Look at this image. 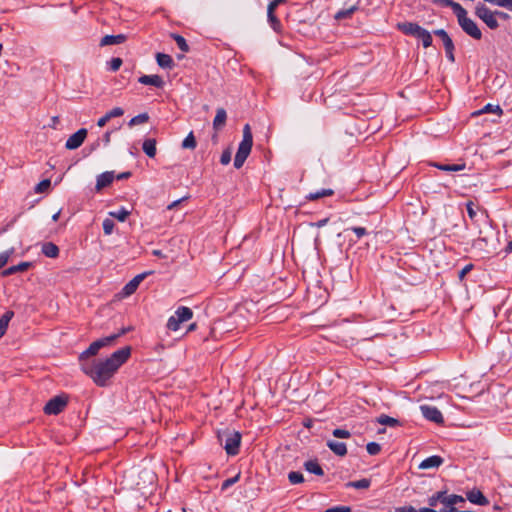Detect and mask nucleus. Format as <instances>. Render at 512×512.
I'll use <instances>...</instances> for the list:
<instances>
[{
    "label": "nucleus",
    "mask_w": 512,
    "mask_h": 512,
    "mask_svg": "<svg viewBox=\"0 0 512 512\" xmlns=\"http://www.w3.org/2000/svg\"><path fill=\"white\" fill-rule=\"evenodd\" d=\"M230 161H231V152L229 150L223 151L221 158H220L221 164L227 165L230 163Z\"/></svg>",
    "instance_id": "6e6d98bb"
},
{
    "label": "nucleus",
    "mask_w": 512,
    "mask_h": 512,
    "mask_svg": "<svg viewBox=\"0 0 512 512\" xmlns=\"http://www.w3.org/2000/svg\"><path fill=\"white\" fill-rule=\"evenodd\" d=\"M126 332L125 329H123L121 332L119 333H116V334H112L110 336H107V337H104V338H101V339H98L96 341H94V343L96 344L98 350L104 348V347H108V346H111L114 344V342L116 341V339H118L121 335H123L124 333Z\"/></svg>",
    "instance_id": "6ab92c4d"
},
{
    "label": "nucleus",
    "mask_w": 512,
    "mask_h": 512,
    "mask_svg": "<svg viewBox=\"0 0 512 512\" xmlns=\"http://www.w3.org/2000/svg\"><path fill=\"white\" fill-rule=\"evenodd\" d=\"M474 13L490 29H497L499 27L498 20L494 18L492 10H490L483 2H478L475 5Z\"/></svg>",
    "instance_id": "1a4fd4ad"
},
{
    "label": "nucleus",
    "mask_w": 512,
    "mask_h": 512,
    "mask_svg": "<svg viewBox=\"0 0 512 512\" xmlns=\"http://www.w3.org/2000/svg\"><path fill=\"white\" fill-rule=\"evenodd\" d=\"M13 316H14L13 311H7L0 318V338H2L4 336V334L6 333L9 322L11 321Z\"/></svg>",
    "instance_id": "cd10ccee"
},
{
    "label": "nucleus",
    "mask_w": 512,
    "mask_h": 512,
    "mask_svg": "<svg viewBox=\"0 0 512 512\" xmlns=\"http://www.w3.org/2000/svg\"><path fill=\"white\" fill-rule=\"evenodd\" d=\"M42 253L49 258H56L59 255V248L52 242H46L42 245Z\"/></svg>",
    "instance_id": "393cba45"
},
{
    "label": "nucleus",
    "mask_w": 512,
    "mask_h": 512,
    "mask_svg": "<svg viewBox=\"0 0 512 512\" xmlns=\"http://www.w3.org/2000/svg\"><path fill=\"white\" fill-rule=\"evenodd\" d=\"M138 288V285L133 282V280H130L123 288L122 293L124 296H130L132 295Z\"/></svg>",
    "instance_id": "37998d69"
},
{
    "label": "nucleus",
    "mask_w": 512,
    "mask_h": 512,
    "mask_svg": "<svg viewBox=\"0 0 512 512\" xmlns=\"http://www.w3.org/2000/svg\"><path fill=\"white\" fill-rule=\"evenodd\" d=\"M145 277H146V273H142V274L136 275L132 280L139 286Z\"/></svg>",
    "instance_id": "69168bd1"
},
{
    "label": "nucleus",
    "mask_w": 512,
    "mask_h": 512,
    "mask_svg": "<svg viewBox=\"0 0 512 512\" xmlns=\"http://www.w3.org/2000/svg\"><path fill=\"white\" fill-rule=\"evenodd\" d=\"M366 449L370 455H377L380 452L381 447L376 442H370L367 444Z\"/></svg>",
    "instance_id": "09e8293b"
},
{
    "label": "nucleus",
    "mask_w": 512,
    "mask_h": 512,
    "mask_svg": "<svg viewBox=\"0 0 512 512\" xmlns=\"http://www.w3.org/2000/svg\"><path fill=\"white\" fill-rule=\"evenodd\" d=\"M371 482L369 479H361V480H357V481H353V482H348L346 484L347 487H353V488H356V489H367L369 488Z\"/></svg>",
    "instance_id": "e433bc0d"
},
{
    "label": "nucleus",
    "mask_w": 512,
    "mask_h": 512,
    "mask_svg": "<svg viewBox=\"0 0 512 512\" xmlns=\"http://www.w3.org/2000/svg\"><path fill=\"white\" fill-rule=\"evenodd\" d=\"M378 423L382 424V425H387V426H396L398 425V420L395 419V418H392L390 416H387V415H381L378 419H377Z\"/></svg>",
    "instance_id": "a19ab883"
},
{
    "label": "nucleus",
    "mask_w": 512,
    "mask_h": 512,
    "mask_svg": "<svg viewBox=\"0 0 512 512\" xmlns=\"http://www.w3.org/2000/svg\"><path fill=\"white\" fill-rule=\"evenodd\" d=\"M494 233L489 224L479 230V236L473 240L471 245L472 253L478 258H485L495 251Z\"/></svg>",
    "instance_id": "f03ea898"
},
{
    "label": "nucleus",
    "mask_w": 512,
    "mask_h": 512,
    "mask_svg": "<svg viewBox=\"0 0 512 512\" xmlns=\"http://www.w3.org/2000/svg\"><path fill=\"white\" fill-rule=\"evenodd\" d=\"M196 145H197V143H196V139L194 137L193 132H190L186 136V138L182 141V144H181L183 149H191V150L195 149Z\"/></svg>",
    "instance_id": "473e14b6"
},
{
    "label": "nucleus",
    "mask_w": 512,
    "mask_h": 512,
    "mask_svg": "<svg viewBox=\"0 0 512 512\" xmlns=\"http://www.w3.org/2000/svg\"><path fill=\"white\" fill-rule=\"evenodd\" d=\"M398 27L403 33H405L407 35H412V36H415V37L421 39L423 46L425 48H428L431 46L432 36H431L430 32L427 31L426 29L422 28L418 24L411 23V22H405V23L399 24Z\"/></svg>",
    "instance_id": "20e7f679"
},
{
    "label": "nucleus",
    "mask_w": 512,
    "mask_h": 512,
    "mask_svg": "<svg viewBox=\"0 0 512 512\" xmlns=\"http://www.w3.org/2000/svg\"><path fill=\"white\" fill-rule=\"evenodd\" d=\"M156 61L161 68L171 69L173 67V59L168 54L157 53Z\"/></svg>",
    "instance_id": "a878e982"
},
{
    "label": "nucleus",
    "mask_w": 512,
    "mask_h": 512,
    "mask_svg": "<svg viewBox=\"0 0 512 512\" xmlns=\"http://www.w3.org/2000/svg\"><path fill=\"white\" fill-rule=\"evenodd\" d=\"M130 355L131 348L126 346L113 352L110 357L106 359L83 362L81 364V370L89 376L97 386L105 387L118 369L129 359Z\"/></svg>",
    "instance_id": "f257e3e1"
},
{
    "label": "nucleus",
    "mask_w": 512,
    "mask_h": 512,
    "mask_svg": "<svg viewBox=\"0 0 512 512\" xmlns=\"http://www.w3.org/2000/svg\"><path fill=\"white\" fill-rule=\"evenodd\" d=\"M67 400L65 398L56 396L48 401L44 407V411L49 415L59 414L66 406Z\"/></svg>",
    "instance_id": "f8f14e48"
},
{
    "label": "nucleus",
    "mask_w": 512,
    "mask_h": 512,
    "mask_svg": "<svg viewBox=\"0 0 512 512\" xmlns=\"http://www.w3.org/2000/svg\"><path fill=\"white\" fill-rule=\"evenodd\" d=\"M437 2L440 3L442 6L452 8L455 15L459 14V12H461L463 9V7L459 3L454 2L452 0H438Z\"/></svg>",
    "instance_id": "72a5a7b5"
},
{
    "label": "nucleus",
    "mask_w": 512,
    "mask_h": 512,
    "mask_svg": "<svg viewBox=\"0 0 512 512\" xmlns=\"http://www.w3.org/2000/svg\"><path fill=\"white\" fill-rule=\"evenodd\" d=\"M434 34L442 39L444 47L449 48L450 44L453 43L452 39L444 29H437L434 31Z\"/></svg>",
    "instance_id": "58836bf2"
},
{
    "label": "nucleus",
    "mask_w": 512,
    "mask_h": 512,
    "mask_svg": "<svg viewBox=\"0 0 512 512\" xmlns=\"http://www.w3.org/2000/svg\"><path fill=\"white\" fill-rule=\"evenodd\" d=\"M98 352H99V350H98L96 344L94 342H92L90 344V346L79 355V361L81 362V364L83 362H88L87 359L91 356L96 355Z\"/></svg>",
    "instance_id": "c756f323"
},
{
    "label": "nucleus",
    "mask_w": 512,
    "mask_h": 512,
    "mask_svg": "<svg viewBox=\"0 0 512 512\" xmlns=\"http://www.w3.org/2000/svg\"><path fill=\"white\" fill-rule=\"evenodd\" d=\"M459 26L462 30L475 40L482 38V32L477 23L468 17L467 11L463 8L459 14L456 15Z\"/></svg>",
    "instance_id": "39448f33"
},
{
    "label": "nucleus",
    "mask_w": 512,
    "mask_h": 512,
    "mask_svg": "<svg viewBox=\"0 0 512 512\" xmlns=\"http://www.w3.org/2000/svg\"><path fill=\"white\" fill-rule=\"evenodd\" d=\"M327 446L338 456H345L347 454V447L343 442L328 440Z\"/></svg>",
    "instance_id": "b1692460"
},
{
    "label": "nucleus",
    "mask_w": 512,
    "mask_h": 512,
    "mask_svg": "<svg viewBox=\"0 0 512 512\" xmlns=\"http://www.w3.org/2000/svg\"><path fill=\"white\" fill-rule=\"evenodd\" d=\"M284 2H285V0H273L269 3V5L267 7L268 22H269L271 28L277 33H280L282 31V24H281L280 20L277 18L276 14H275V10L280 4H282Z\"/></svg>",
    "instance_id": "9d476101"
},
{
    "label": "nucleus",
    "mask_w": 512,
    "mask_h": 512,
    "mask_svg": "<svg viewBox=\"0 0 512 512\" xmlns=\"http://www.w3.org/2000/svg\"><path fill=\"white\" fill-rule=\"evenodd\" d=\"M435 167L446 172H458L465 169V163L461 164H435Z\"/></svg>",
    "instance_id": "7c9ffc66"
},
{
    "label": "nucleus",
    "mask_w": 512,
    "mask_h": 512,
    "mask_svg": "<svg viewBox=\"0 0 512 512\" xmlns=\"http://www.w3.org/2000/svg\"><path fill=\"white\" fill-rule=\"evenodd\" d=\"M487 112H496V113L501 114L502 109L498 105L493 107L491 104H487L481 111L478 112V114L487 113Z\"/></svg>",
    "instance_id": "5fc2aeb1"
},
{
    "label": "nucleus",
    "mask_w": 512,
    "mask_h": 512,
    "mask_svg": "<svg viewBox=\"0 0 512 512\" xmlns=\"http://www.w3.org/2000/svg\"><path fill=\"white\" fill-rule=\"evenodd\" d=\"M472 268V264H468L465 267H463L462 270L459 272V279L462 280L465 277V275L472 270Z\"/></svg>",
    "instance_id": "680f3d73"
},
{
    "label": "nucleus",
    "mask_w": 512,
    "mask_h": 512,
    "mask_svg": "<svg viewBox=\"0 0 512 512\" xmlns=\"http://www.w3.org/2000/svg\"><path fill=\"white\" fill-rule=\"evenodd\" d=\"M219 440L224 442V449L228 455H236L239 452L241 435L237 431H224L218 435Z\"/></svg>",
    "instance_id": "423d86ee"
},
{
    "label": "nucleus",
    "mask_w": 512,
    "mask_h": 512,
    "mask_svg": "<svg viewBox=\"0 0 512 512\" xmlns=\"http://www.w3.org/2000/svg\"><path fill=\"white\" fill-rule=\"evenodd\" d=\"M442 463H443L442 457H440L438 455H433V456H430V457L426 458L425 460H423L419 464V468L423 469V470L431 469V468H438Z\"/></svg>",
    "instance_id": "aec40b11"
},
{
    "label": "nucleus",
    "mask_w": 512,
    "mask_h": 512,
    "mask_svg": "<svg viewBox=\"0 0 512 512\" xmlns=\"http://www.w3.org/2000/svg\"><path fill=\"white\" fill-rule=\"evenodd\" d=\"M111 131H107L105 132L104 136H103V142H104V145L105 146H108L110 144V141H111Z\"/></svg>",
    "instance_id": "338daca9"
},
{
    "label": "nucleus",
    "mask_w": 512,
    "mask_h": 512,
    "mask_svg": "<svg viewBox=\"0 0 512 512\" xmlns=\"http://www.w3.org/2000/svg\"><path fill=\"white\" fill-rule=\"evenodd\" d=\"M114 180V173L111 171L104 172L97 177L95 189L97 192L109 186Z\"/></svg>",
    "instance_id": "2eb2a0df"
},
{
    "label": "nucleus",
    "mask_w": 512,
    "mask_h": 512,
    "mask_svg": "<svg viewBox=\"0 0 512 512\" xmlns=\"http://www.w3.org/2000/svg\"><path fill=\"white\" fill-rule=\"evenodd\" d=\"M148 120H149V115L147 113H142V114H139V115L133 117L129 121L128 125L130 127H133V126H136V125L147 123Z\"/></svg>",
    "instance_id": "c9c22d12"
},
{
    "label": "nucleus",
    "mask_w": 512,
    "mask_h": 512,
    "mask_svg": "<svg viewBox=\"0 0 512 512\" xmlns=\"http://www.w3.org/2000/svg\"><path fill=\"white\" fill-rule=\"evenodd\" d=\"M467 499L477 505H487L489 503L488 499L483 495L480 490L473 489L466 493Z\"/></svg>",
    "instance_id": "dca6fc26"
},
{
    "label": "nucleus",
    "mask_w": 512,
    "mask_h": 512,
    "mask_svg": "<svg viewBox=\"0 0 512 512\" xmlns=\"http://www.w3.org/2000/svg\"><path fill=\"white\" fill-rule=\"evenodd\" d=\"M109 215L113 218H116L117 220L121 221V222H124L127 217L130 215V211H128L127 209L125 208H121L117 211H112V212H109Z\"/></svg>",
    "instance_id": "f704fd0d"
},
{
    "label": "nucleus",
    "mask_w": 512,
    "mask_h": 512,
    "mask_svg": "<svg viewBox=\"0 0 512 512\" xmlns=\"http://www.w3.org/2000/svg\"><path fill=\"white\" fill-rule=\"evenodd\" d=\"M226 120H227V113H226L225 109L217 108L216 115L213 120V128L215 130H221L225 126Z\"/></svg>",
    "instance_id": "4be33fe9"
},
{
    "label": "nucleus",
    "mask_w": 512,
    "mask_h": 512,
    "mask_svg": "<svg viewBox=\"0 0 512 512\" xmlns=\"http://www.w3.org/2000/svg\"><path fill=\"white\" fill-rule=\"evenodd\" d=\"M106 114L108 118L111 120L112 118L123 116L124 110L121 107H115L112 110L108 111Z\"/></svg>",
    "instance_id": "603ef678"
},
{
    "label": "nucleus",
    "mask_w": 512,
    "mask_h": 512,
    "mask_svg": "<svg viewBox=\"0 0 512 512\" xmlns=\"http://www.w3.org/2000/svg\"><path fill=\"white\" fill-rule=\"evenodd\" d=\"M304 468L309 473L315 474L317 476H323L324 471L316 460H309L304 463Z\"/></svg>",
    "instance_id": "bb28decb"
},
{
    "label": "nucleus",
    "mask_w": 512,
    "mask_h": 512,
    "mask_svg": "<svg viewBox=\"0 0 512 512\" xmlns=\"http://www.w3.org/2000/svg\"><path fill=\"white\" fill-rule=\"evenodd\" d=\"M240 479V473H238L236 476L232 477V478H228L226 479L223 483H222V490H226L228 489L230 486H232L233 484H235L236 482H238Z\"/></svg>",
    "instance_id": "3c124183"
},
{
    "label": "nucleus",
    "mask_w": 512,
    "mask_h": 512,
    "mask_svg": "<svg viewBox=\"0 0 512 512\" xmlns=\"http://www.w3.org/2000/svg\"><path fill=\"white\" fill-rule=\"evenodd\" d=\"M390 512H417L413 506L396 507Z\"/></svg>",
    "instance_id": "bf43d9fd"
},
{
    "label": "nucleus",
    "mask_w": 512,
    "mask_h": 512,
    "mask_svg": "<svg viewBox=\"0 0 512 512\" xmlns=\"http://www.w3.org/2000/svg\"><path fill=\"white\" fill-rule=\"evenodd\" d=\"M253 145V136L249 124L243 128V138L239 144L237 153L234 159V167L239 169L243 166L245 160L249 156Z\"/></svg>",
    "instance_id": "7ed1b4c3"
},
{
    "label": "nucleus",
    "mask_w": 512,
    "mask_h": 512,
    "mask_svg": "<svg viewBox=\"0 0 512 512\" xmlns=\"http://www.w3.org/2000/svg\"><path fill=\"white\" fill-rule=\"evenodd\" d=\"M87 137V130L81 128L72 135H70L65 143V148L68 150H75L79 148Z\"/></svg>",
    "instance_id": "9b49d317"
},
{
    "label": "nucleus",
    "mask_w": 512,
    "mask_h": 512,
    "mask_svg": "<svg viewBox=\"0 0 512 512\" xmlns=\"http://www.w3.org/2000/svg\"><path fill=\"white\" fill-rule=\"evenodd\" d=\"M333 436L336 437V438H341V439H347L351 436V433L348 431V430H345V429H334L333 432H332Z\"/></svg>",
    "instance_id": "8fccbe9b"
},
{
    "label": "nucleus",
    "mask_w": 512,
    "mask_h": 512,
    "mask_svg": "<svg viewBox=\"0 0 512 512\" xmlns=\"http://www.w3.org/2000/svg\"><path fill=\"white\" fill-rule=\"evenodd\" d=\"M126 41V36L124 34H118V35H106L102 37L100 40V46H108V45H118L122 44Z\"/></svg>",
    "instance_id": "412c9836"
},
{
    "label": "nucleus",
    "mask_w": 512,
    "mask_h": 512,
    "mask_svg": "<svg viewBox=\"0 0 512 512\" xmlns=\"http://www.w3.org/2000/svg\"><path fill=\"white\" fill-rule=\"evenodd\" d=\"M143 151L144 153L150 157L153 158L156 155V140L155 139H146L143 142Z\"/></svg>",
    "instance_id": "c85d7f7f"
},
{
    "label": "nucleus",
    "mask_w": 512,
    "mask_h": 512,
    "mask_svg": "<svg viewBox=\"0 0 512 512\" xmlns=\"http://www.w3.org/2000/svg\"><path fill=\"white\" fill-rule=\"evenodd\" d=\"M482 1H483V3L487 2L494 6L506 8L509 11H512V0H482Z\"/></svg>",
    "instance_id": "4c0bfd02"
},
{
    "label": "nucleus",
    "mask_w": 512,
    "mask_h": 512,
    "mask_svg": "<svg viewBox=\"0 0 512 512\" xmlns=\"http://www.w3.org/2000/svg\"><path fill=\"white\" fill-rule=\"evenodd\" d=\"M114 222L113 220L106 218L103 221V231L106 235H110L113 232L114 229Z\"/></svg>",
    "instance_id": "de8ad7c7"
},
{
    "label": "nucleus",
    "mask_w": 512,
    "mask_h": 512,
    "mask_svg": "<svg viewBox=\"0 0 512 512\" xmlns=\"http://www.w3.org/2000/svg\"><path fill=\"white\" fill-rule=\"evenodd\" d=\"M171 37L175 40L177 46L179 47V49L181 51H183V52L189 51V46H188L186 40L181 35L172 34Z\"/></svg>",
    "instance_id": "ea45409f"
},
{
    "label": "nucleus",
    "mask_w": 512,
    "mask_h": 512,
    "mask_svg": "<svg viewBox=\"0 0 512 512\" xmlns=\"http://www.w3.org/2000/svg\"><path fill=\"white\" fill-rule=\"evenodd\" d=\"M328 221H329V218H324L322 220H319L318 222L311 223L310 226L320 228V227L325 226L328 223Z\"/></svg>",
    "instance_id": "e2e57ef3"
},
{
    "label": "nucleus",
    "mask_w": 512,
    "mask_h": 512,
    "mask_svg": "<svg viewBox=\"0 0 512 512\" xmlns=\"http://www.w3.org/2000/svg\"><path fill=\"white\" fill-rule=\"evenodd\" d=\"M356 10L355 6H352L351 8L347 10H341L336 14L337 19H343L349 17L354 11Z\"/></svg>",
    "instance_id": "864d4df0"
},
{
    "label": "nucleus",
    "mask_w": 512,
    "mask_h": 512,
    "mask_svg": "<svg viewBox=\"0 0 512 512\" xmlns=\"http://www.w3.org/2000/svg\"><path fill=\"white\" fill-rule=\"evenodd\" d=\"M109 120L110 119L108 118L107 114H105L104 116H102L101 118L98 119L97 125L99 127H104Z\"/></svg>",
    "instance_id": "0e129e2a"
},
{
    "label": "nucleus",
    "mask_w": 512,
    "mask_h": 512,
    "mask_svg": "<svg viewBox=\"0 0 512 512\" xmlns=\"http://www.w3.org/2000/svg\"><path fill=\"white\" fill-rule=\"evenodd\" d=\"M13 253H14L13 248H11L3 253H0V268L4 267L8 263L11 255Z\"/></svg>",
    "instance_id": "a18cd8bd"
},
{
    "label": "nucleus",
    "mask_w": 512,
    "mask_h": 512,
    "mask_svg": "<svg viewBox=\"0 0 512 512\" xmlns=\"http://www.w3.org/2000/svg\"><path fill=\"white\" fill-rule=\"evenodd\" d=\"M288 479H289V482L293 485L300 484L304 481V477H303L302 473L296 472V471L289 472Z\"/></svg>",
    "instance_id": "79ce46f5"
},
{
    "label": "nucleus",
    "mask_w": 512,
    "mask_h": 512,
    "mask_svg": "<svg viewBox=\"0 0 512 512\" xmlns=\"http://www.w3.org/2000/svg\"><path fill=\"white\" fill-rule=\"evenodd\" d=\"M436 512H457V509L455 507H449V506L444 505L443 508L439 509Z\"/></svg>",
    "instance_id": "774afa93"
},
{
    "label": "nucleus",
    "mask_w": 512,
    "mask_h": 512,
    "mask_svg": "<svg viewBox=\"0 0 512 512\" xmlns=\"http://www.w3.org/2000/svg\"><path fill=\"white\" fill-rule=\"evenodd\" d=\"M420 410L422 415L429 421L440 424L443 422L442 413L434 406L430 405H421Z\"/></svg>",
    "instance_id": "ddd939ff"
},
{
    "label": "nucleus",
    "mask_w": 512,
    "mask_h": 512,
    "mask_svg": "<svg viewBox=\"0 0 512 512\" xmlns=\"http://www.w3.org/2000/svg\"><path fill=\"white\" fill-rule=\"evenodd\" d=\"M126 332L125 329H123L121 332L119 333H116V334H112L110 336H107V337H104V338H101V339H98L96 341H94V343L96 344L98 350L104 348V347H108V346H111L114 344V342L116 341V339H118L121 335H123L124 333Z\"/></svg>",
    "instance_id": "a211bd4d"
},
{
    "label": "nucleus",
    "mask_w": 512,
    "mask_h": 512,
    "mask_svg": "<svg viewBox=\"0 0 512 512\" xmlns=\"http://www.w3.org/2000/svg\"><path fill=\"white\" fill-rule=\"evenodd\" d=\"M464 501H465L464 498L460 495H455V494L446 495V493L443 491H439V492L433 494L428 499V503L431 507H435L438 502H441L442 504L449 506V507H454V505H456L458 503H463Z\"/></svg>",
    "instance_id": "6e6552de"
},
{
    "label": "nucleus",
    "mask_w": 512,
    "mask_h": 512,
    "mask_svg": "<svg viewBox=\"0 0 512 512\" xmlns=\"http://www.w3.org/2000/svg\"><path fill=\"white\" fill-rule=\"evenodd\" d=\"M193 317V311L186 307H178L174 315H172L167 321V328L172 331H177L180 325L186 321H189Z\"/></svg>",
    "instance_id": "0eeeda50"
},
{
    "label": "nucleus",
    "mask_w": 512,
    "mask_h": 512,
    "mask_svg": "<svg viewBox=\"0 0 512 512\" xmlns=\"http://www.w3.org/2000/svg\"><path fill=\"white\" fill-rule=\"evenodd\" d=\"M138 81L143 85H151L157 88L164 86V81L159 75H142L139 77Z\"/></svg>",
    "instance_id": "f3484780"
},
{
    "label": "nucleus",
    "mask_w": 512,
    "mask_h": 512,
    "mask_svg": "<svg viewBox=\"0 0 512 512\" xmlns=\"http://www.w3.org/2000/svg\"><path fill=\"white\" fill-rule=\"evenodd\" d=\"M123 61L121 58H118V57H115V58H112L109 62H108V65H109V69L113 72L117 71L120 69L121 65H122Z\"/></svg>",
    "instance_id": "49530a36"
},
{
    "label": "nucleus",
    "mask_w": 512,
    "mask_h": 512,
    "mask_svg": "<svg viewBox=\"0 0 512 512\" xmlns=\"http://www.w3.org/2000/svg\"><path fill=\"white\" fill-rule=\"evenodd\" d=\"M466 208H467V213H468L469 218L475 224H483V225L489 224L488 217H487L486 213L481 212L480 214H478L476 212V210L474 209V203L472 201H470L466 204Z\"/></svg>",
    "instance_id": "4468645a"
},
{
    "label": "nucleus",
    "mask_w": 512,
    "mask_h": 512,
    "mask_svg": "<svg viewBox=\"0 0 512 512\" xmlns=\"http://www.w3.org/2000/svg\"><path fill=\"white\" fill-rule=\"evenodd\" d=\"M32 266L31 262H21L2 271V276L6 277L18 272H24Z\"/></svg>",
    "instance_id": "5701e85b"
},
{
    "label": "nucleus",
    "mask_w": 512,
    "mask_h": 512,
    "mask_svg": "<svg viewBox=\"0 0 512 512\" xmlns=\"http://www.w3.org/2000/svg\"><path fill=\"white\" fill-rule=\"evenodd\" d=\"M50 185H51L50 180L44 179L36 185L35 192L36 193H44L49 189Z\"/></svg>",
    "instance_id": "c03bdc74"
},
{
    "label": "nucleus",
    "mask_w": 512,
    "mask_h": 512,
    "mask_svg": "<svg viewBox=\"0 0 512 512\" xmlns=\"http://www.w3.org/2000/svg\"><path fill=\"white\" fill-rule=\"evenodd\" d=\"M334 194V190L333 189H321L317 192H312V193H309L306 198L310 201H314V200H317L319 198H322V197H328V196H332Z\"/></svg>",
    "instance_id": "2f4dec72"
},
{
    "label": "nucleus",
    "mask_w": 512,
    "mask_h": 512,
    "mask_svg": "<svg viewBox=\"0 0 512 512\" xmlns=\"http://www.w3.org/2000/svg\"><path fill=\"white\" fill-rule=\"evenodd\" d=\"M325 512H351V508L348 506H337L329 508Z\"/></svg>",
    "instance_id": "13d9d810"
},
{
    "label": "nucleus",
    "mask_w": 512,
    "mask_h": 512,
    "mask_svg": "<svg viewBox=\"0 0 512 512\" xmlns=\"http://www.w3.org/2000/svg\"><path fill=\"white\" fill-rule=\"evenodd\" d=\"M445 48V52H446V56L447 58L451 61V62H454L455 61V58H454V44H450V47H444Z\"/></svg>",
    "instance_id": "052dcab7"
},
{
    "label": "nucleus",
    "mask_w": 512,
    "mask_h": 512,
    "mask_svg": "<svg viewBox=\"0 0 512 512\" xmlns=\"http://www.w3.org/2000/svg\"><path fill=\"white\" fill-rule=\"evenodd\" d=\"M351 230L356 234L358 239L368 234L364 227H352Z\"/></svg>",
    "instance_id": "4d7b16f0"
}]
</instances>
